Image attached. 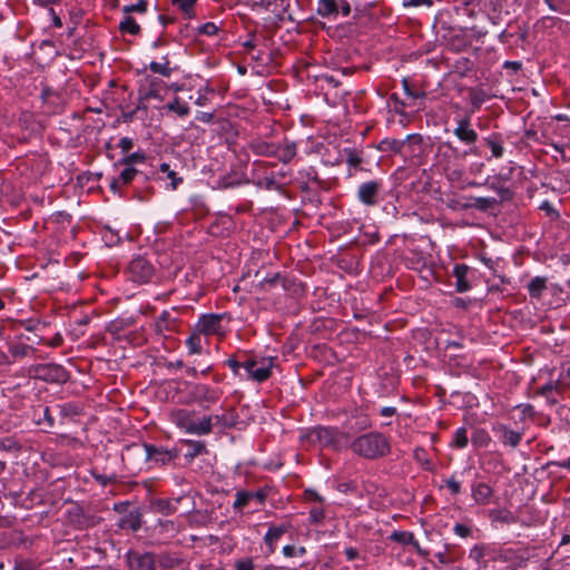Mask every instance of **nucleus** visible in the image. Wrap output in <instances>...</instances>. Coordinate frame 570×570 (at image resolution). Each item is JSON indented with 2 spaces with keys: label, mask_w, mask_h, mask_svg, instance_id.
Segmentation results:
<instances>
[{
  "label": "nucleus",
  "mask_w": 570,
  "mask_h": 570,
  "mask_svg": "<svg viewBox=\"0 0 570 570\" xmlns=\"http://www.w3.org/2000/svg\"><path fill=\"white\" fill-rule=\"evenodd\" d=\"M350 449L354 454L368 461L381 460L392 452L390 436L379 431H370L356 436L351 442Z\"/></svg>",
  "instance_id": "obj_1"
},
{
  "label": "nucleus",
  "mask_w": 570,
  "mask_h": 570,
  "mask_svg": "<svg viewBox=\"0 0 570 570\" xmlns=\"http://www.w3.org/2000/svg\"><path fill=\"white\" fill-rule=\"evenodd\" d=\"M342 436L343 433L337 428L318 425L303 432L299 439L304 444L338 450Z\"/></svg>",
  "instance_id": "obj_2"
},
{
  "label": "nucleus",
  "mask_w": 570,
  "mask_h": 570,
  "mask_svg": "<svg viewBox=\"0 0 570 570\" xmlns=\"http://www.w3.org/2000/svg\"><path fill=\"white\" fill-rule=\"evenodd\" d=\"M28 375L35 380L59 385L67 383L70 379L67 368L57 363L33 364L29 366Z\"/></svg>",
  "instance_id": "obj_3"
},
{
  "label": "nucleus",
  "mask_w": 570,
  "mask_h": 570,
  "mask_svg": "<svg viewBox=\"0 0 570 570\" xmlns=\"http://www.w3.org/2000/svg\"><path fill=\"white\" fill-rule=\"evenodd\" d=\"M453 134L461 142H463L464 145H466L469 147L463 153L464 157L469 156V155H473V156L481 155L480 148L475 145V142L478 141L479 135L473 129L471 119L469 116H465L456 121V127L454 128Z\"/></svg>",
  "instance_id": "obj_4"
},
{
  "label": "nucleus",
  "mask_w": 570,
  "mask_h": 570,
  "mask_svg": "<svg viewBox=\"0 0 570 570\" xmlns=\"http://www.w3.org/2000/svg\"><path fill=\"white\" fill-rule=\"evenodd\" d=\"M147 450V462L149 466H167L174 463L180 454L178 448H167L161 444L148 443Z\"/></svg>",
  "instance_id": "obj_5"
},
{
  "label": "nucleus",
  "mask_w": 570,
  "mask_h": 570,
  "mask_svg": "<svg viewBox=\"0 0 570 570\" xmlns=\"http://www.w3.org/2000/svg\"><path fill=\"white\" fill-rule=\"evenodd\" d=\"M146 445H148V442H132L125 446L121 454V461L128 470H142V466L147 462Z\"/></svg>",
  "instance_id": "obj_6"
},
{
  "label": "nucleus",
  "mask_w": 570,
  "mask_h": 570,
  "mask_svg": "<svg viewBox=\"0 0 570 570\" xmlns=\"http://www.w3.org/2000/svg\"><path fill=\"white\" fill-rule=\"evenodd\" d=\"M383 193V180L372 179L363 181L356 193V197L361 204L366 207H375L380 204Z\"/></svg>",
  "instance_id": "obj_7"
},
{
  "label": "nucleus",
  "mask_w": 570,
  "mask_h": 570,
  "mask_svg": "<svg viewBox=\"0 0 570 570\" xmlns=\"http://www.w3.org/2000/svg\"><path fill=\"white\" fill-rule=\"evenodd\" d=\"M127 272L131 281L145 284L148 283L155 274V266L146 257L138 255L128 264Z\"/></svg>",
  "instance_id": "obj_8"
},
{
  "label": "nucleus",
  "mask_w": 570,
  "mask_h": 570,
  "mask_svg": "<svg viewBox=\"0 0 570 570\" xmlns=\"http://www.w3.org/2000/svg\"><path fill=\"white\" fill-rule=\"evenodd\" d=\"M128 570H157V560L153 551L129 550L125 554Z\"/></svg>",
  "instance_id": "obj_9"
},
{
  "label": "nucleus",
  "mask_w": 570,
  "mask_h": 570,
  "mask_svg": "<svg viewBox=\"0 0 570 570\" xmlns=\"http://www.w3.org/2000/svg\"><path fill=\"white\" fill-rule=\"evenodd\" d=\"M531 552L532 550L529 548H507L500 551L498 559L509 563L511 570H518L519 568H525L532 560L534 556Z\"/></svg>",
  "instance_id": "obj_10"
},
{
  "label": "nucleus",
  "mask_w": 570,
  "mask_h": 570,
  "mask_svg": "<svg viewBox=\"0 0 570 570\" xmlns=\"http://www.w3.org/2000/svg\"><path fill=\"white\" fill-rule=\"evenodd\" d=\"M222 394L223 391L220 389L212 387L207 384L197 383L190 385V396L204 409H208L212 404L218 402Z\"/></svg>",
  "instance_id": "obj_11"
},
{
  "label": "nucleus",
  "mask_w": 570,
  "mask_h": 570,
  "mask_svg": "<svg viewBox=\"0 0 570 570\" xmlns=\"http://www.w3.org/2000/svg\"><path fill=\"white\" fill-rule=\"evenodd\" d=\"M149 180V176L144 170L137 167H127L124 166V169L119 173L118 177H114L110 180L109 187L114 193H117L119 189V185H129L134 181L139 184H145Z\"/></svg>",
  "instance_id": "obj_12"
},
{
  "label": "nucleus",
  "mask_w": 570,
  "mask_h": 570,
  "mask_svg": "<svg viewBox=\"0 0 570 570\" xmlns=\"http://www.w3.org/2000/svg\"><path fill=\"white\" fill-rule=\"evenodd\" d=\"M226 314H203L195 327L202 334L208 335H223V325L222 322L225 318Z\"/></svg>",
  "instance_id": "obj_13"
},
{
  "label": "nucleus",
  "mask_w": 570,
  "mask_h": 570,
  "mask_svg": "<svg viewBox=\"0 0 570 570\" xmlns=\"http://www.w3.org/2000/svg\"><path fill=\"white\" fill-rule=\"evenodd\" d=\"M343 428L347 434L365 431L371 428L370 416L364 410L356 407L350 412Z\"/></svg>",
  "instance_id": "obj_14"
},
{
  "label": "nucleus",
  "mask_w": 570,
  "mask_h": 570,
  "mask_svg": "<svg viewBox=\"0 0 570 570\" xmlns=\"http://www.w3.org/2000/svg\"><path fill=\"white\" fill-rule=\"evenodd\" d=\"M421 144L422 142V136L419 134H411L405 137V139H396V138H384L382 139L377 149L382 153H389V154H402L403 149L405 148L406 144Z\"/></svg>",
  "instance_id": "obj_15"
},
{
  "label": "nucleus",
  "mask_w": 570,
  "mask_h": 570,
  "mask_svg": "<svg viewBox=\"0 0 570 570\" xmlns=\"http://www.w3.org/2000/svg\"><path fill=\"white\" fill-rule=\"evenodd\" d=\"M292 529L293 525L288 521L278 524H271L268 527V530L263 539L268 554H272L276 551L278 541Z\"/></svg>",
  "instance_id": "obj_16"
},
{
  "label": "nucleus",
  "mask_w": 570,
  "mask_h": 570,
  "mask_svg": "<svg viewBox=\"0 0 570 570\" xmlns=\"http://www.w3.org/2000/svg\"><path fill=\"white\" fill-rule=\"evenodd\" d=\"M267 495L268 490L266 488L258 489L257 491L239 490L235 494L236 499L233 503V508L235 510L242 511L249 504L250 501H256L258 504H264Z\"/></svg>",
  "instance_id": "obj_17"
},
{
  "label": "nucleus",
  "mask_w": 570,
  "mask_h": 570,
  "mask_svg": "<svg viewBox=\"0 0 570 570\" xmlns=\"http://www.w3.org/2000/svg\"><path fill=\"white\" fill-rule=\"evenodd\" d=\"M164 86L165 82L161 79L150 75L146 76L139 88L140 100L161 99Z\"/></svg>",
  "instance_id": "obj_18"
},
{
  "label": "nucleus",
  "mask_w": 570,
  "mask_h": 570,
  "mask_svg": "<svg viewBox=\"0 0 570 570\" xmlns=\"http://www.w3.org/2000/svg\"><path fill=\"white\" fill-rule=\"evenodd\" d=\"M274 366V357H262L255 355V367L253 371L252 381L257 383L267 381L273 374Z\"/></svg>",
  "instance_id": "obj_19"
},
{
  "label": "nucleus",
  "mask_w": 570,
  "mask_h": 570,
  "mask_svg": "<svg viewBox=\"0 0 570 570\" xmlns=\"http://www.w3.org/2000/svg\"><path fill=\"white\" fill-rule=\"evenodd\" d=\"M154 557L157 560V570H175L185 563L181 553L176 551L154 552Z\"/></svg>",
  "instance_id": "obj_20"
},
{
  "label": "nucleus",
  "mask_w": 570,
  "mask_h": 570,
  "mask_svg": "<svg viewBox=\"0 0 570 570\" xmlns=\"http://www.w3.org/2000/svg\"><path fill=\"white\" fill-rule=\"evenodd\" d=\"M173 422L187 433L195 434L196 413L185 409L175 411L171 415Z\"/></svg>",
  "instance_id": "obj_21"
},
{
  "label": "nucleus",
  "mask_w": 570,
  "mask_h": 570,
  "mask_svg": "<svg viewBox=\"0 0 570 570\" xmlns=\"http://www.w3.org/2000/svg\"><path fill=\"white\" fill-rule=\"evenodd\" d=\"M297 155V144L288 138H284L281 142H276L274 158L282 164H289Z\"/></svg>",
  "instance_id": "obj_22"
},
{
  "label": "nucleus",
  "mask_w": 570,
  "mask_h": 570,
  "mask_svg": "<svg viewBox=\"0 0 570 570\" xmlns=\"http://www.w3.org/2000/svg\"><path fill=\"white\" fill-rule=\"evenodd\" d=\"M471 497L475 504L488 505L493 497V489L485 482H473L471 484Z\"/></svg>",
  "instance_id": "obj_23"
},
{
  "label": "nucleus",
  "mask_w": 570,
  "mask_h": 570,
  "mask_svg": "<svg viewBox=\"0 0 570 570\" xmlns=\"http://www.w3.org/2000/svg\"><path fill=\"white\" fill-rule=\"evenodd\" d=\"M19 126L29 131L30 135H42L45 126L36 118L31 111H22L18 119Z\"/></svg>",
  "instance_id": "obj_24"
},
{
  "label": "nucleus",
  "mask_w": 570,
  "mask_h": 570,
  "mask_svg": "<svg viewBox=\"0 0 570 570\" xmlns=\"http://www.w3.org/2000/svg\"><path fill=\"white\" fill-rule=\"evenodd\" d=\"M9 357L14 363L17 360L33 355L36 348L20 341L7 342Z\"/></svg>",
  "instance_id": "obj_25"
},
{
  "label": "nucleus",
  "mask_w": 570,
  "mask_h": 570,
  "mask_svg": "<svg viewBox=\"0 0 570 570\" xmlns=\"http://www.w3.org/2000/svg\"><path fill=\"white\" fill-rule=\"evenodd\" d=\"M248 148L256 156L274 157L276 150V142L266 141L262 138H255L249 141Z\"/></svg>",
  "instance_id": "obj_26"
},
{
  "label": "nucleus",
  "mask_w": 570,
  "mask_h": 570,
  "mask_svg": "<svg viewBox=\"0 0 570 570\" xmlns=\"http://www.w3.org/2000/svg\"><path fill=\"white\" fill-rule=\"evenodd\" d=\"M142 514L139 509H134L122 515L118 521V527L125 530H131L134 532L141 528Z\"/></svg>",
  "instance_id": "obj_27"
},
{
  "label": "nucleus",
  "mask_w": 570,
  "mask_h": 570,
  "mask_svg": "<svg viewBox=\"0 0 570 570\" xmlns=\"http://www.w3.org/2000/svg\"><path fill=\"white\" fill-rule=\"evenodd\" d=\"M470 267L465 264H455L453 267V276L455 277V289L459 293H465L471 289V284L468 279Z\"/></svg>",
  "instance_id": "obj_28"
},
{
  "label": "nucleus",
  "mask_w": 570,
  "mask_h": 570,
  "mask_svg": "<svg viewBox=\"0 0 570 570\" xmlns=\"http://www.w3.org/2000/svg\"><path fill=\"white\" fill-rule=\"evenodd\" d=\"M471 203L462 205L463 209H476L483 213L494 209L499 206V200L493 197H470Z\"/></svg>",
  "instance_id": "obj_29"
},
{
  "label": "nucleus",
  "mask_w": 570,
  "mask_h": 570,
  "mask_svg": "<svg viewBox=\"0 0 570 570\" xmlns=\"http://www.w3.org/2000/svg\"><path fill=\"white\" fill-rule=\"evenodd\" d=\"M343 155L345 156V163L348 166V176H352V169L354 170H363L362 164L364 161L363 151L357 150L353 147L343 148Z\"/></svg>",
  "instance_id": "obj_30"
},
{
  "label": "nucleus",
  "mask_w": 570,
  "mask_h": 570,
  "mask_svg": "<svg viewBox=\"0 0 570 570\" xmlns=\"http://www.w3.org/2000/svg\"><path fill=\"white\" fill-rule=\"evenodd\" d=\"M178 327V318L174 317L169 311H164L155 322V331L158 334L164 332H174Z\"/></svg>",
  "instance_id": "obj_31"
},
{
  "label": "nucleus",
  "mask_w": 570,
  "mask_h": 570,
  "mask_svg": "<svg viewBox=\"0 0 570 570\" xmlns=\"http://www.w3.org/2000/svg\"><path fill=\"white\" fill-rule=\"evenodd\" d=\"M214 426H218L220 429H233L236 426L238 422V414L235 409H229L222 414L212 415Z\"/></svg>",
  "instance_id": "obj_32"
},
{
  "label": "nucleus",
  "mask_w": 570,
  "mask_h": 570,
  "mask_svg": "<svg viewBox=\"0 0 570 570\" xmlns=\"http://www.w3.org/2000/svg\"><path fill=\"white\" fill-rule=\"evenodd\" d=\"M282 287L295 298H301L306 293V286L295 277L285 276L283 278Z\"/></svg>",
  "instance_id": "obj_33"
},
{
  "label": "nucleus",
  "mask_w": 570,
  "mask_h": 570,
  "mask_svg": "<svg viewBox=\"0 0 570 570\" xmlns=\"http://www.w3.org/2000/svg\"><path fill=\"white\" fill-rule=\"evenodd\" d=\"M484 144L491 149V156L493 158H501L504 154V141L502 135L499 132H492L490 136L483 138Z\"/></svg>",
  "instance_id": "obj_34"
},
{
  "label": "nucleus",
  "mask_w": 570,
  "mask_h": 570,
  "mask_svg": "<svg viewBox=\"0 0 570 570\" xmlns=\"http://www.w3.org/2000/svg\"><path fill=\"white\" fill-rule=\"evenodd\" d=\"M53 407L51 406H38L33 410V419L38 425L45 424L46 428L51 429L55 425V417L52 415Z\"/></svg>",
  "instance_id": "obj_35"
},
{
  "label": "nucleus",
  "mask_w": 570,
  "mask_h": 570,
  "mask_svg": "<svg viewBox=\"0 0 570 570\" xmlns=\"http://www.w3.org/2000/svg\"><path fill=\"white\" fill-rule=\"evenodd\" d=\"M489 518L492 522H500L503 524H513L519 521V518L508 509H493L489 511Z\"/></svg>",
  "instance_id": "obj_36"
},
{
  "label": "nucleus",
  "mask_w": 570,
  "mask_h": 570,
  "mask_svg": "<svg viewBox=\"0 0 570 570\" xmlns=\"http://www.w3.org/2000/svg\"><path fill=\"white\" fill-rule=\"evenodd\" d=\"M316 13L322 18L336 17L338 14V0H318Z\"/></svg>",
  "instance_id": "obj_37"
},
{
  "label": "nucleus",
  "mask_w": 570,
  "mask_h": 570,
  "mask_svg": "<svg viewBox=\"0 0 570 570\" xmlns=\"http://www.w3.org/2000/svg\"><path fill=\"white\" fill-rule=\"evenodd\" d=\"M548 278L544 276L533 277L527 285L530 297L539 299L547 289Z\"/></svg>",
  "instance_id": "obj_38"
},
{
  "label": "nucleus",
  "mask_w": 570,
  "mask_h": 570,
  "mask_svg": "<svg viewBox=\"0 0 570 570\" xmlns=\"http://www.w3.org/2000/svg\"><path fill=\"white\" fill-rule=\"evenodd\" d=\"M499 431L501 432L500 439L503 444L510 445L511 448H517L520 444L522 433L510 430L503 424L499 425Z\"/></svg>",
  "instance_id": "obj_39"
},
{
  "label": "nucleus",
  "mask_w": 570,
  "mask_h": 570,
  "mask_svg": "<svg viewBox=\"0 0 570 570\" xmlns=\"http://www.w3.org/2000/svg\"><path fill=\"white\" fill-rule=\"evenodd\" d=\"M253 184L257 186L258 188H263L266 190H278L279 193L284 194L285 188L284 185L277 183L273 175L271 176H264V177H254Z\"/></svg>",
  "instance_id": "obj_40"
},
{
  "label": "nucleus",
  "mask_w": 570,
  "mask_h": 570,
  "mask_svg": "<svg viewBox=\"0 0 570 570\" xmlns=\"http://www.w3.org/2000/svg\"><path fill=\"white\" fill-rule=\"evenodd\" d=\"M53 410L60 415L61 419H72L81 413L79 405L73 402L56 404Z\"/></svg>",
  "instance_id": "obj_41"
},
{
  "label": "nucleus",
  "mask_w": 570,
  "mask_h": 570,
  "mask_svg": "<svg viewBox=\"0 0 570 570\" xmlns=\"http://www.w3.org/2000/svg\"><path fill=\"white\" fill-rule=\"evenodd\" d=\"M469 99L473 109L478 110L489 99V96L481 87H472L469 88Z\"/></svg>",
  "instance_id": "obj_42"
},
{
  "label": "nucleus",
  "mask_w": 570,
  "mask_h": 570,
  "mask_svg": "<svg viewBox=\"0 0 570 570\" xmlns=\"http://www.w3.org/2000/svg\"><path fill=\"white\" fill-rule=\"evenodd\" d=\"M185 443L188 446V451L185 453V459L188 462H191L196 456L203 453H207L206 444L203 441L187 440Z\"/></svg>",
  "instance_id": "obj_43"
},
{
  "label": "nucleus",
  "mask_w": 570,
  "mask_h": 570,
  "mask_svg": "<svg viewBox=\"0 0 570 570\" xmlns=\"http://www.w3.org/2000/svg\"><path fill=\"white\" fill-rule=\"evenodd\" d=\"M471 442L475 448H487L491 442V436L485 429L476 428L472 432Z\"/></svg>",
  "instance_id": "obj_44"
},
{
  "label": "nucleus",
  "mask_w": 570,
  "mask_h": 570,
  "mask_svg": "<svg viewBox=\"0 0 570 570\" xmlns=\"http://www.w3.org/2000/svg\"><path fill=\"white\" fill-rule=\"evenodd\" d=\"M151 508L154 511L165 515H169L176 512L177 508L173 504L169 499L158 498L151 501Z\"/></svg>",
  "instance_id": "obj_45"
},
{
  "label": "nucleus",
  "mask_w": 570,
  "mask_h": 570,
  "mask_svg": "<svg viewBox=\"0 0 570 570\" xmlns=\"http://www.w3.org/2000/svg\"><path fill=\"white\" fill-rule=\"evenodd\" d=\"M147 160V156L145 153H132L126 155L121 159H119L115 166H127V167H136V165H144Z\"/></svg>",
  "instance_id": "obj_46"
},
{
  "label": "nucleus",
  "mask_w": 570,
  "mask_h": 570,
  "mask_svg": "<svg viewBox=\"0 0 570 570\" xmlns=\"http://www.w3.org/2000/svg\"><path fill=\"white\" fill-rule=\"evenodd\" d=\"M119 31L121 33H129L131 36H138L141 32L140 26L131 16H126L119 23Z\"/></svg>",
  "instance_id": "obj_47"
},
{
  "label": "nucleus",
  "mask_w": 570,
  "mask_h": 570,
  "mask_svg": "<svg viewBox=\"0 0 570 570\" xmlns=\"http://www.w3.org/2000/svg\"><path fill=\"white\" fill-rule=\"evenodd\" d=\"M165 108L169 111L177 114L179 117H186L190 112L189 106L181 101L178 96H175L171 101H169Z\"/></svg>",
  "instance_id": "obj_48"
},
{
  "label": "nucleus",
  "mask_w": 570,
  "mask_h": 570,
  "mask_svg": "<svg viewBox=\"0 0 570 570\" xmlns=\"http://www.w3.org/2000/svg\"><path fill=\"white\" fill-rule=\"evenodd\" d=\"M202 333L197 331L195 327L193 333L186 340V346L188 348L189 354H199L203 350L202 344Z\"/></svg>",
  "instance_id": "obj_49"
},
{
  "label": "nucleus",
  "mask_w": 570,
  "mask_h": 570,
  "mask_svg": "<svg viewBox=\"0 0 570 570\" xmlns=\"http://www.w3.org/2000/svg\"><path fill=\"white\" fill-rule=\"evenodd\" d=\"M70 520L72 523H75L78 528L83 529L90 525L88 518L85 515L83 509L76 504L70 511H69Z\"/></svg>",
  "instance_id": "obj_50"
},
{
  "label": "nucleus",
  "mask_w": 570,
  "mask_h": 570,
  "mask_svg": "<svg viewBox=\"0 0 570 570\" xmlns=\"http://www.w3.org/2000/svg\"><path fill=\"white\" fill-rule=\"evenodd\" d=\"M413 459L422 465L425 471H433L434 464L431 459H429L428 452L422 446H416L413 451Z\"/></svg>",
  "instance_id": "obj_51"
},
{
  "label": "nucleus",
  "mask_w": 570,
  "mask_h": 570,
  "mask_svg": "<svg viewBox=\"0 0 570 570\" xmlns=\"http://www.w3.org/2000/svg\"><path fill=\"white\" fill-rule=\"evenodd\" d=\"M469 443L468 429L462 426L459 428L452 436L450 446L453 449H464Z\"/></svg>",
  "instance_id": "obj_52"
},
{
  "label": "nucleus",
  "mask_w": 570,
  "mask_h": 570,
  "mask_svg": "<svg viewBox=\"0 0 570 570\" xmlns=\"http://www.w3.org/2000/svg\"><path fill=\"white\" fill-rule=\"evenodd\" d=\"M489 547L481 543L475 544L469 552V558L476 562L479 567H485L484 557L488 554Z\"/></svg>",
  "instance_id": "obj_53"
},
{
  "label": "nucleus",
  "mask_w": 570,
  "mask_h": 570,
  "mask_svg": "<svg viewBox=\"0 0 570 570\" xmlns=\"http://www.w3.org/2000/svg\"><path fill=\"white\" fill-rule=\"evenodd\" d=\"M214 423L212 415L203 416L200 420L196 419L195 423V434L197 435H207L213 431Z\"/></svg>",
  "instance_id": "obj_54"
},
{
  "label": "nucleus",
  "mask_w": 570,
  "mask_h": 570,
  "mask_svg": "<svg viewBox=\"0 0 570 570\" xmlns=\"http://www.w3.org/2000/svg\"><path fill=\"white\" fill-rule=\"evenodd\" d=\"M197 0H171V3L176 6L186 18L191 19L195 17V4Z\"/></svg>",
  "instance_id": "obj_55"
},
{
  "label": "nucleus",
  "mask_w": 570,
  "mask_h": 570,
  "mask_svg": "<svg viewBox=\"0 0 570 570\" xmlns=\"http://www.w3.org/2000/svg\"><path fill=\"white\" fill-rule=\"evenodd\" d=\"M485 185H488L492 190H494L500 196L499 203L510 202L514 197V193L509 187L497 185L495 183L489 184L488 181L485 183Z\"/></svg>",
  "instance_id": "obj_56"
},
{
  "label": "nucleus",
  "mask_w": 570,
  "mask_h": 570,
  "mask_svg": "<svg viewBox=\"0 0 570 570\" xmlns=\"http://www.w3.org/2000/svg\"><path fill=\"white\" fill-rule=\"evenodd\" d=\"M390 540L396 543L407 546L410 543H414V534L409 531L395 530L391 533Z\"/></svg>",
  "instance_id": "obj_57"
},
{
  "label": "nucleus",
  "mask_w": 570,
  "mask_h": 570,
  "mask_svg": "<svg viewBox=\"0 0 570 570\" xmlns=\"http://www.w3.org/2000/svg\"><path fill=\"white\" fill-rule=\"evenodd\" d=\"M284 277H285V275H282L281 273H274L272 275H268V276L264 277L259 282V286H261V288H263L265 291H268V289H271L272 287H275L278 284L282 286Z\"/></svg>",
  "instance_id": "obj_58"
},
{
  "label": "nucleus",
  "mask_w": 570,
  "mask_h": 570,
  "mask_svg": "<svg viewBox=\"0 0 570 570\" xmlns=\"http://www.w3.org/2000/svg\"><path fill=\"white\" fill-rule=\"evenodd\" d=\"M149 69L154 72V73H159L164 77H170L171 76V68H169V60L167 57H164V63H160V62H156V61H151L149 63Z\"/></svg>",
  "instance_id": "obj_59"
},
{
  "label": "nucleus",
  "mask_w": 570,
  "mask_h": 570,
  "mask_svg": "<svg viewBox=\"0 0 570 570\" xmlns=\"http://www.w3.org/2000/svg\"><path fill=\"white\" fill-rule=\"evenodd\" d=\"M159 170L161 173H165L167 175V178H169L171 180V183H170L171 189H176L178 187V185L183 183V178L178 177L177 173L175 170H171L170 166L168 164L163 163L159 166Z\"/></svg>",
  "instance_id": "obj_60"
},
{
  "label": "nucleus",
  "mask_w": 570,
  "mask_h": 570,
  "mask_svg": "<svg viewBox=\"0 0 570 570\" xmlns=\"http://www.w3.org/2000/svg\"><path fill=\"white\" fill-rule=\"evenodd\" d=\"M254 367H255V355L244 354L242 356V368L245 371L244 377L246 380H252Z\"/></svg>",
  "instance_id": "obj_61"
},
{
  "label": "nucleus",
  "mask_w": 570,
  "mask_h": 570,
  "mask_svg": "<svg viewBox=\"0 0 570 570\" xmlns=\"http://www.w3.org/2000/svg\"><path fill=\"white\" fill-rule=\"evenodd\" d=\"M224 364L226 366H228L233 371L234 375L244 379V375L240 373V370H242V357L239 358L238 356L233 355V356L228 357L224 362Z\"/></svg>",
  "instance_id": "obj_62"
},
{
  "label": "nucleus",
  "mask_w": 570,
  "mask_h": 570,
  "mask_svg": "<svg viewBox=\"0 0 570 570\" xmlns=\"http://www.w3.org/2000/svg\"><path fill=\"white\" fill-rule=\"evenodd\" d=\"M283 554L286 558H301L306 554V549L304 547H296L294 544H287L283 548Z\"/></svg>",
  "instance_id": "obj_63"
},
{
  "label": "nucleus",
  "mask_w": 570,
  "mask_h": 570,
  "mask_svg": "<svg viewBox=\"0 0 570 570\" xmlns=\"http://www.w3.org/2000/svg\"><path fill=\"white\" fill-rule=\"evenodd\" d=\"M234 570H255L253 559L249 557L237 559L234 563Z\"/></svg>",
  "instance_id": "obj_64"
}]
</instances>
